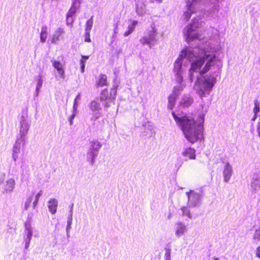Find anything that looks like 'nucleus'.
Here are the masks:
<instances>
[{
    "instance_id": "nucleus-46",
    "label": "nucleus",
    "mask_w": 260,
    "mask_h": 260,
    "mask_svg": "<svg viewBox=\"0 0 260 260\" xmlns=\"http://www.w3.org/2000/svg\"><path fill=\"white\" fill-rule=\"evenodd\" d=\"M131 33H132V32H131L130 30H129L128 29L127 31H126L124 32V37H127V36H128L129 34H131Z\"/></svg>"
},
{
    "instance_id": "nucleus-20",
    "label": "nucleus",
    "mask_w": 260,
    "mask_h": 260,
    "mask_svg": "<svg viewBox=\"0 0 260 260\" xmlns=\"http://www.w3.org/2000/svg\"><path fill=\"white\" fill-rule=\"evenodd\" d=\"M64 31L63 29L61 28H58L54 32V34L53 35L51 43H55L57 41H59L60 39V36L64 34Z\"/></svg>"
},
{
    "instance_id": "nucleus-16",
    "label": "nucleus",
    "mask_w": 260,
    "mask_h": 260,
    "mask_svg": "<svg viewBox=\"0 0 260 260\" xmlns=\"http://www.w3.org/2000/svg\"><path fill=\"white\" fill-rule=\"evenodd\" d=\"M15 180L13 178H10L4 184V189L6 192H12L15 188Z\"/></svg>"
},
{
    "instance_id": "nucleus-38",
    "label": "nucleus",
    "mask_w": 260,
    "mask_h": 260,
    "mask_svg": "<svg viewBox=\"0 0 260 260\" xmlns=\"http://www.w3.org/2000/svg\"><path fill=\"white\" fill-rule=\"evenodd\" d=\"M75 115V112H73V114L69 118V120L70 121V125H72L73 124V120L74 118Z\"/></svg>"
},
{
    "instance_id": "nucleus-53",
    "label": "nucleus",
    "mask_w": 260,
    "mask_h": 260,
    "mask_svg": "<svg viewBox=\"0 0 260 260\" xmlns=\"http://www.w3.org/2000/svg\"><path fill=\"white\" fill-rule=\"evenodd\" d=\"M72 220H67V224L72 225Z\"/></svg>"
},
{
    "instance_id": "nucleus-5",
    "label": "nucleus",
    "mask_w": 260,
    "mask_h": 260,
    "mask_svg": "<svg viewBox=\"0 0 260 260\" xmlns=\"http://www.w3.org/2000/svg\"><path fill=\"white\" fill-rule=\"evenodd\" d=\"M116 89L112 88L109 92L107 89L103 90L100 94V100L103 102V105L106 107H109L114 102L116 95Z\"/></svg>"
},
{
    "instance_id": "nucleus-51",
    "label": "nucleus",
    "mask_w": 260,
    "mask_h": 260,
    "mask_svg": "<svg viewBox=\"0 0 260 260\" xmlns=\"http://www.w3.org/2000/svg\"><path fill=\"white\" fill-rule=\"evenodd\" d=\"M89 56H84V55H82V59H84L85 60L86 59H88L89 58Z\"/></svg>"
},
{
    "instance_id": "nucleus-43",
    "label": "nucleus",
    "mask_w": 260,
    "mask_h": 260,
    "mask_svg": "<svg viewBox=\"0 0 260 260\" xmlns=\"http://www.w3.org/2000/svg\"><path fill=\"white\" fill-rule=\"evenodd\" d=\"M43 191L42 190H40L36 196L35 198L38 199L39 200L40 197L42 195Z\"/></svg>"
},
{
    "instance_id": "nucleus-1",
    "label": "nucleus",
    "mask_w": 260,
    "mask_h": 260,
    "mask_svg": "<svg viewBox=\"0 0 260 260\" xmlns=\"http://www.w3.org/2000/svg\"><path fill=\"white\" fill-rule=\"evenodd\" d=\"M187 60L190 63L191 66L189 71V80L192 82L194 79H197L194 85L197 93L201 97L208 94L216 82V77L203 75L209 71L211 66H216L217 70H220L222 62L219 59H216L215 55L207 54L199 47H189L183 50L174 62V72L176 82L179 84L174 86L173 93L179 95L183 89L184 86L180 83L183 81V64L185 66Z\"/></svg>"
},
{
    "instance_id": "nucleus-4",
    "label": "nucleus",
    "mask_w": 260,
    "mask_h": 260,
    "mask_svg": "<svg viewBox=\"0 0 260 260\" xmlns=\"http://www.w3.org/2000/svg\"><path fill=\"white\" fill-rule=\"evenodd\" d=\"M102 144L98 140H93L89 142V146L87 151L86 160L91 166L95 162L96 157L99 154V150L102 147Z\"/></svg>"
},
{
    "instance_id": "nucleus-12",
    "label": "nucleus",
    "mask_w": 260,
    "mask_h": 260,
    "mask_svg": "<svg viewBox=\"0 0 260 260\" xmlns=\"http://www.w3.org/2000/svg\"><path fill=\"white\" fill-rule=\"evenodd\" d=\"M175 235L179 238L184 235L187 231V228L185 224L181 221L177 222L175 224Z\"/></svg>"
},
{
    "instance_id": "nucleus-37",
    "label": "nucleus",
    "mask_w": 260,
    "mask_h": 260,
    "mask_svg": "<svg viewBox=\"0 0 260 260\" xmlns=\"http://www.w3.org/2000/svg\"><path fill=\"white\" fill-rule=\"evenodd\" d=\"M77 100L75 99L73 105V111L74 112H75L77 110L78 105H77Z\"/></svg>"
},
{
    "instance_id": "nucleus-50",
    "label": "nucleus",
    "mask_w": 260,
    "mask_h": 260,
    "mask_svg": "<svg viewBox=\"0 0 260 260\" xmlns=\"http://www.w3.org/2000/svg\"><path fill=\"white\" fill-rule=\"evenodd\" d=\"M85 67V66H81V71L82 73L84 72Z\"/></svg>"
},
{
    "instance_id": "nucleus-11",
    "label": "nucleus",
    "mask_w": 260,
    "mask_h": 260,
    "mask_svg": "<svg viewBox=\"0 0 260 260\" xmlns=\"http://www.w3.org/2000/svg\"><path fill=\"white\" fill-rule=\"evenodd\" d=\"M89 108L93 112V117L95 119H97L100 117V111L101 108L99 103L96 101H92L89 105Z\"/></svg>"
},
{
    "instance_id": "nucleus-32",
    "label": "nucleus",
    "mask_w": 260,
    "mask_h": 260,
    "mask_svg": "<svg viewBox=\"0 0 260 260\" xmlns=\"http://www.w3.org/2000/svg\"><path fill=\"white\" fill-rule=\"evenodd\" d=\"M259 104L258 103L257 100L254 101V107L253 108V113L254 114H257L259 112Z\"/></svg>"
},
{
    "instance_id": "nucleus-7",
    "label": "nucleus",
    "mask_w": 260,
    "mask_h": 260,
    "mask_svg": "<svg viewBox=\"0 0 260 260\" xmlns=\"http://www.w3.org/2000/svg\"><path fill=\"white\" fill-rule=\"evenodd\" d=\"M19 120L20 127L19 134L17 137L27 139L26 135L30 127V122L28 120L27 114L23 113Z\"/></svg>"
},
{
    "instance_id": "nucleus-22",
    "label": "nucleus",
    "mask_w": 260,
    "mask_h": 260,
    "mask_svg": "<svg viewBox=\"0 0 260 260\" xmlns=\"http://www.w3.org/2000/svg\"><path fill=\"white\" fill-rule=\"evenodd\" d=\"M48 36L47 27L46 25H43L41 28V31L40 33V42L45 43Z\"/></svg>"
},
{
    "instance_id": "nucleus-57",
    "label": "nucleus",
    "mask_w": 260,
    "mask_h": 260,
    "mask_svg": "<svg viewBox=\"0 0 260 260\" xmlns=\"http://www.w3.org/2000/svg\"><path fill=\"white\" fill-rule=\"evenodd\" d=\"M171 216H172L171 213H170L169 214V215H168V218L170 219L171 218Z\"/></svg>"
},
{
    "instance_id": "nucleus-33",
    "label": "nucleus",
    "mask_w": 260,
    "mask_h": 260,
    "mask_svg": "<svg viewBox=\"0 0 260 260\" xmlns=\"http://www.w3.org/2000/svg\"><path fill=\"white\" fill-rule=\"evenodd\" d=\"M74 18L73 16H69L67 15V24L72 25L74 22Z\"/></svg>"
},
{
    "instance_id": "nucleus-26",
    "label": "nucleus",
    "mask_w": 260,
    "mask_h": 260,
    "mask_svg": "<svg viewBox=\"0 0 260 260\" xmlns=\"http://www.w3.org/2000/svg\"><path fill=\"white\" fill-rule=\"evenodd\" d=\"M77 7H78V6H76V4L75 3H73L72 7L70 9V10L67 15H69V16H74V14H75V13L76 12Z\"/></svg>"
},
{
    "instance_id": "nucleus-41",
    "label": "nucleus",
    "mask_w": 260,
    "mask_h": 260,
    "mask_svg": "<svg viewBox=\"0 0 260 260\" xmlns=\"http://www.w3.org/2000/svg\"><path fill=\"white\" fill-rule=\"evenodd\" d=\"M73 220V211H70L67 217V220Z\"/></svg>"
},
{
    "instance_id": "nucleus-59",
    "label": "nucleus",
    "mask_w": 260,
    "mask_h": 260,
    "mask_svg": "<svg viewBox=\"0 0 260 260\" xmlns=\"http://www.w3.org/2000/svg\"><path fill=\"white\" fill-rule=\"evenodd\" d=\"M114 32H115V34H116V33H117L116 29H115V30H114Z\"/></svg>"
},
{
    "instance_id": "nucleus-49",
    "label": "nucleus",
    "mask_w": 260,
    "mask_h": 260,
    "mask_svg": "<svg viewBox=\"0 0 260 260\" xmlns=\"http://www.w3.org/2000/svg\"><path fill=\"white\" fill-rule=\"evenodd\" d=\"M77 100H80L81 99V95L80 93H78L77 96L75 98Z\"/></svg>"
},
{
    "instance_id": "nucleus-45",
    "label": "nucleus",
    "mask_w": 260,
    "mask_h": 260,
    "mask_svg": "<svg viewBox=\"0 0 260 260\" xmlns=\"http://www.w3.org/2000/svg\"><path fill=\"white\" fill-rule=\"evenodd\" d=\"M71 228H72V225L67 224L66 226V232H70Z\"/></svg>"
},
{
    "instance_id": "nucleus-55",
    "label": "nucleus",
    "mask_w": 260,
    "mask_h": 260,
    "mask_svg": "<svg viewBox=\"0 0 260 260\" xmlns=\"http://www.w3.org/2000/svg\"><path fill=\"white\" fill-rule=\"evenodd\" d=\"M29 246V244H27V243H25V249H27Z\"/></svg>"
},
{
    "instance_id": "nucleus-54",
    "label": "nucleus",
    "mask_w": 260,
    "mask_h": 260,
    "mask_svg": "<svg viewBox=\"0 0 260 260\" xmlns=\"http://www.w3.org/2000/svg\"><path fill=\"white\" fill-rule=\"evenodd\" d=\"M66 235L68 239L70 237V232H66Z\"/></svg>"
},
{
    "instance_id": "nucleus-13",
    "label": "nucleus",
    "mask_w": 260,
    "mask_h": 260,
    "mask_svg": "<svg viewBox=\"0 0 260 260\" xmlns=\"http://www.w3.org/2000/svg\"><path fill=\"white\" fill-rule=\"evenodd\" d=\"M233 173V168L229 162H226L223 171V180L225 182H228Z\"/></svg>"
},
{
    "instance_id": "nucleus-39",
    "label": "nucleus",
    "mask_w": 260,
    "mask_h": 260,
    "mask_svg": "<svg viewBox=\"0 0 260 260\" xmlns=\"http://www.w3.org/2000/svg\"><path fill=\"white\" fill-rule=\"evenodd\" d=\"M18 154L19 153H16L13 152L12 158H13V159L14 160V161H16L17 160V159H18Z\"/></svg>"
},
{
    "instance_id": "nucleus-8",
    "label": "nucleus",
    "mask_w": 260,
    "mask_h": 260,
    "mask_svg": "<svg viewBox=\"0 0 260 260\" xmlns=\"http://www.w3.org/2000/svg\"><path fill=\"white\" fill-rule=\"evenodd\" d=\"M188 197L187 205L189 208H193L199 206L201 203V196L199 193L193 190L186 192Z\"/></svg>"
},
{
    "instance_id": "nucleus-15",
    "label": "nucleus",
    "mask_w": 260,
    "mask_h": 260,
    "mask_svg": "<svg viewBox=\"0 0 260 260\" xmlns=\"http://www.w3.org/2000/svg\"><path fill=\"white\" fill-rule=\"evenodd\" d=\"M193 102V98L189 95H184L180 102V105L183 107H188Z\"/></svg>"
},
{
    "instance_id": "nucleus-35",
    "label": "nucleus",
    "mask_w": 260,
    "mask_h": 260,
    "mask_svg": "<svg viewBox=\"0 0 260 260\" xmlns=\"http://www.w3.org/2000/svg\"><path fill=\"white\" fill-rule=\"evenodd\" d=\"M7 226L8 227V229L7 230L8 232L13 233V232L15 231V230H16L15 226H11V225L9 224V223L8 224Z\"/></svg>"
},
{
    "instance_id": "nucleus-42",
    "label": "nucleus",
    "mask_w": 260,
    "mask_h": 260,
    "mask_svg": "<svg viewBox=\"0 0 260 260\" xmlns=\"http://www.w3.org/2000/svg\"><path fill=\"white\" fill-rule=\"evenodd\" d=\"M38 202H39V200L38 199L37 200V199L35 198V200L32 203V207H33L34 209L36 208V206H37V205L38 204Z\"/></svg>"
},
{
    "instance_id": "nucleus-2",
    "label": "nucleus",
    "mask_w": 260,
    "mask_h": 260,
    "mask_svg": "<svg viewBox=\"0 0 260 260\" xmlns=\"http://www.w3.org/2000/svg\"><path fill=\"white\" fill-rule=\"evenodd\" d=\"M173 118L182 131L185 138L192 144L203 138L204 114H200L196 120L190 115L186 114H176L172 112Z\"/></svg>"
},
{
    "instance_id": "nucleus-44",
    "label": "nucleus",
    "mask_w": 260,
    "mask_h": 260,
    "mask_svg": "<svg viewBox=\"0 0 260 260\" xmlns=\"http://www.w3.org/2000/svg\"><path fill=\"white\" fill-rule=\"evenodd\" d=\"M40 91V89L36 88L35 92L34 93V98L38 97Z\"/></svg>"
},
{
    "instance_id": "nucleus-18",
    "label": "nucleus",
    "mask_w": 260,
    "mask_h": 260,
    "mask_svg": "<svg viewBox=\"0 0 260 260\" xmlns=\"http://www.w3.org/2000/svg\"><path fill=\"white\" fill-rule=\"evenodd\" d=\"M53 67L56 69L58 73L60 75V78H64V71L62 68L61 63L59 61L54 60L52 61Z\"/></svg>"
},
{
    "instance_id": "nucleus-36",
    "label": "nucleus",
    "mask_w": 260,
    "mask_h": 260,
    "mask_svg": "<svg viewBox=\"0 0 260 260\" xmlns=\"http://www.w3.org/2000/svg\"><path fill=\"white\" fill-rule=\"evenodd\" d=\"M256 256L260 258V246H258L255 251Z\"/></svg>"
},
{
    "instance_id": "nucleus-27",
    "label": "nucleus",
    "mask_w": 260,
    "mask_h": 260,
    "mask_svg": "<svg viewBox=\"0 0 260 260\" xmlns=\"http://www.w3.org/2000/svg\"><path fill=\"white\" fill-rule=\"evenodd\" d=\"M181 210L182 211V216H186L189 218H192V216L190 213V210L188 209V208L186 207H182L181 208Z\"/></svg>"
},
{
    "instance_id": "nucleus-31",
    "label": "nucleus",
    "mask_w": 260,
    "mask_h": 260,
    "mask_svg": "<svg viewBox=\"0 0 260 260\" xmlns=\"http://www.w3.org/2000/svg\"><path fill=\"white\" fill-rule=\"evenodd\" d=\"M138 24V21L137 20H133L132 22L128 24L127 28L129 30H130L132 32L134 31L136 26Z\"/></svg>"
},
{
    "instance_id": "nucleus-14",
    "label": "nucleus",
    "mask_w": 260,
    "mask_h": 260,
    "mask_svg": "<svg viewBox=\"0 0 260 260\" xmlns=\"http://www.w3.org/2000/svg\"><path fill=\"white\" fill-rule=\"evenodd\" d=\"M26 139L17 137L15 143L13 147V152L16 153H19L21 145L25 144Z\"/></svg>"
},
{
    "instance_id": "nucleus-40",
    "label": "nucleus",
    "mask_w": 260,
    "mask_h": 260,
    "mask_svg": "<svg viewBox=\"0 0 260 260\" xmlns=\"http://www.w3.org/2000/svg\"><path fill=\"white\" fill-rule=\"evenodd\" d=\"M23 239L25 243H27V244H30V241L31 240V238L26 237V236H23Z\"/></svg>"
},
{
    "instance_id": "nucleus-52",
    "label": "nucleus",
    "mask_w": 260,
    "mask_h": 260,
    "mask_svg": "<svg viewBox=\"0 0 260 260\" xmlns=\"http://www.w3.org/2000/svg\"><path fill=\"white\" fill-rule=\"evenodd\" d=\"M256 118H257V114H254V116H253V117L252 118V121H254L256 119Z\"/></svg>"
},
{
    "instance_id": "nucleus-56",
    "label": "nucleus",
    "mask_w": 260,
    "mask_h": 260,
    "mask_svg": "<svg viewBox=\"0 0 260 260\" xmlns=\"http://www.w3.org/2000/svg\"><path fill=\"white\" fill-rule=\"evenodd\" d=\"M73 204H72L71 205H70V211H73Z\"/></svg>"
},
{
    "instance_id": "nucleus-47",
    "label": "nucleus",
    "mask_w": 260,
    "mask_h": 260,
    "mask_svg": "<svg viewBox=\"0 0 260 260\" xmlns=\"http://www.w3.org/2000/svg\"><path fill=\"white\" fill-rule=\"evenodd\" d=\"M85 60H83V59H81L80 60V64L81 66H85Z\"/></svg>"
},
{
    "instance_id": "nucleus-17",
    "label": "nucleus",
    "mask_w": 260,
    "mask_h": 260,
    "mask_svg": "<svg viewBox=\"0 0 260 260\" xmlns=\"http://www.w3.org/2000/svg\"><path fill=\"white\" fill-rule=\"evenodd\" d=\"M196 150L194 148L191 147H188L184 149L182 152V155L189 158L190 159H196Z\"/></svg>"
},
{
    "instance_id": "nucleus-25",
    "label": "nucleus",
    "mask_w": 260,
    "mask_h": 260,
    "mask_svg": "<svg viewBox=\"0 0 260 260\" xmlns=\"http://www.w3.org/2000/svg\"><path fill=\"white\" fill-rule=\"evenodd\" d=\"M93 16L87 20L86 23L85 32H90L93 25Z\"/></svg>"
},
{
    "instance_id": "nucleus-19",
    "label": "nucleus",
    "mask_w": 260,
    "mask_h": 260,
    "mask_svg": "<svg viewBox=\"0 0 260 260\" xmlns=\"http://www.w3.org/2000/svg\"><path fill=\"white\" fill-rule=\"evenodd\" d=\"M58 202L55 199H51L48 202V207L49 211L53 214H55L56 212Z\"/></svg>"
},
{
    "instance_id": "nucleus-29",
    "label": "nucleus",
    "mask_w": 260,
    "mask_h": 260,
    "mask_svg": "<svg viewBox=\"0 0 260 260\" xmlns=\"http://www.w3.org/2000/svg\"><path fill=\"white\" fill-rule=\"evenodd\" d=\"M32 197L33 195H31L27 199L24 204V210H27L30 207L31 201L32 200Z\"/></svg>"
},
{
    "instance_id": "nucleus-23",
    "label": "nucleus",
    "mask_w": 260,
    "mask_h": 260,
    "mask_svg": "<svg viewBox=\"0 0 260 260\" xmlns=\"http://www.w3.org/2000/svg\"><path fill=\"white\" fill-rule=\"evenodd\" d=\"M96 86L98 87H102L105 85H107V78L106 75L104 74H101L100 76V78L99 81L97 82L96 84Z\"/></svg>"
},
{
    "instance_id": "nucleus-58",
    "label": "nucleus",
    "mask_w": 260,
    "mask_h": 260,
    "mask_svg": "<svg viewBox=\"0 0 260 260\" xmlns=\"http://www.w3.org/2000/svg\"><path fill=\"white\" fill-rule=\"evenodd\" d=\"M214 260H219L218 257H214Z\"/></svg>"
},
{
    "instance_id": "nucleus-6",
    "label": "nucleus",
    "mask_w": 260,
    "mask_h": 260,
    "mask_svg": "<svg viewBox=\"0 0 260 260\" xmlns=\"http://www.w3.org/2000/svg\"><path fill=\"white\" fill-rule=\"evenodd\" d=\"M156 34L153 27L151 30H147L144 33V36L140 39V42L143 45H148L150 48L156 44Z\"/></svg>"
},
{
    "instance_id": "nucleus-3",
    "label": "nucleus",
    "mask_w": 260,
    "mask_h": 260,
    "mask_svg": "<svg viewBox=\"0 0 260 260\" xmlns=\"http://www.w3.org/2000/svg\"><path fill=\"white\" fill-rule=\"evenodd\" d=\"M200 17L198 16L197 18L196 17L193 19L192 23L184 28L183 34L186 41L188 43L196 39L200 40L204 38L199 31V29L203 26L204 21Z\"/></svg>"
},
{
    "instance_id": "nucleus-34",
    "label": "nucleus",
    "mask_w": 260,
    "mask_h": 260,
    "mask_svg": "<svg viewBox=\"0 0 260 260\" xmlns=\"http://www.w3.org/2000/svg\"><path fill=\"white\" fill-rule=\"evenodd\" d=\"M85 39L84 41L87 42H90L91 40L90 39V32H85Z\"/></svg>"
},
{
    "instance_id": "nucleus-10",
    "label": "nucleus",
    "mask_w": 260,
    "mask_h": 260,
    "mask_svg": "<svg viewBox=\"0 0 260 260\" xmlns=\"http://www.w3.org/2000/svg\"><path fill=\"white\" fill-rule=\"evenodd\" d=\"M32 217V215L31 214L29 213L28 214L27 219L24 223L25 230L23 236L32 238L33 234V230L31 225Z\"/></svg>"
},
{
    "instance_id": "nucleus-48",
    "label": "nucleus",
    "mask_w": 260,
    "mask_h": 260,
    "mask_svg": "<svg viewBox=\"0 0 260 260\" xmlns=\"http://www.w3.org/2000/svg\"><path fill=\"white\" fill-rule=\"evenodd\" d=\"M4 180V175H2L0 176V184L3 182Z\"/></svg>"
},
{
    "instance_id": "nucleus-28",
    "label": "nucleus",
    "mask_w": 260,
    "mask_h": 260,
    "mask_svg": "<svg viewBox=\"0 0 260 260\" xmlns=\"http://www.w3.org/2000/svg\"><path fill=\"white\" fill-rule=\"evenodd\" d=\"M43 77L41 75H39L37 79V86L36 88L41 89L43 84Z\"/></svg>"
},
{
    "instance_id": "nucleus-9",
    "label": "nucleus",
    "mask_w": 260,
    "mask_h": 260,
    "mask_svg": "<svg viewBox=\"0 0 260 260\" xmlns=\"http://www.w3.org/2000/svg\"><path fill=\"white\" fill-rule=\"evenodd\" d=\"M250 186L252 192L256 193L260 190V171L253 174Z\"/></svg>"
},
{
    "instance_id": "nucleus-30",
    "label": "nucleus",
    "mask_w": 260,
    "mask_h": 260,
    "mask_svg": "<svg viewBox=\"0 0 260 260\" xmlns=\"http://www.w3.org/2000/svg\"><path fill=\"white\" fill-rule=\"evenodd\" d=\"M165 250V260H171V248L170 247H166Z\"/></svg>"
},
{
    "instance_id": "nucleus-21",
    "label": "nucleus",
    "mask_w": 260,
    "mask_h": 260,
    "mask_svg": "<svg viewBox=\"0 0 260 260\" xmlns=\"http://www.w3.org/2000/svg\"><path fill=\"white\" fill-rule=\"evenodd\" d=\"M178 96V95L172 93L169 96L168 104V108H169L170 109H173L175 105L176 100Z\"/></svg>"
},
{
    "instance_id": "nucleus-24",
    "label": "nucleus",
    "mask_w": 260,
    "mask_h": 260,
    "mask_svg": "<svg viewBox=\"0 0 260 260\" xmlns=\"http://www.w3.org/2000/svg\"><path fill=\"white\" fill-rule=\"evenodd\" d=\"M136 11L139 15L142 16L145 13L144 6L142 3L136 4Z\"/></svg>"
}]
</instances>
